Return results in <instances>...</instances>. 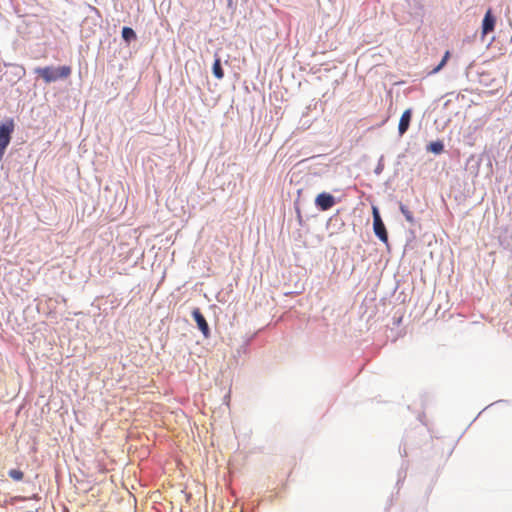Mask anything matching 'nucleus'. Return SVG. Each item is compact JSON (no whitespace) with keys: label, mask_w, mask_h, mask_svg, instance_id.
<instances>
[{"label":"nucleus","mask_w":512,"mask_h":512,"mask_svg":"<svg viewBox=\"0 0 512 512\" xmlns=\"http://www.w3.org/2000/svg\"><path fill=\"white\" fill-rule=\"evenodd\" d=\"M400 210H401L402 214L404 215L405 219L409 223H413L414 222L413 214H412V212L406 206L401 205L400 206Z\"/></svg>","instance_id":"11"},{"label":"nucleus","mask_w":512,"mask_h":512,"mask_svg":"<svg viewBox=\"0 0 512 512\" xmlns=\"http://www.w3.org/2000/svg\"><path fill=\"white\" fill-rule=\"evenodd\" d=\"M192 316H193L195 322L197 323V326H198L199 330L202 332L204 337L207 338L209 336V334H210V329H209V325H208L205 317L201 313L200 309L199 308H195L192 311Z\"/></svg>","instance_id":"4"},{"label":"nucleus","mask_w":512,"mask_h":512,"mask_svg":"<svg viewBox=\"0 0 512 512\" xmlns=\"http://www.w3.org/2000/svg\"><path fill=\"white\" fill-rule=\"evenodd\" d=\"M213 74L217 79H222L224 77V71L221 67V60L218 56L215 58L213 64Z\"/></svg>","instance_id":"8"},{"label":"nucleus","mask_w":512,"mask_h":512,"mask_svg":"<svg viewBox=\"0 0 512 512\" xmlns=\"http://www.w3.org/2000/svg\"><path fill=\"white\" fill-rule=\"evenodd\" d=\"M13 131V119H7L0 123V157L3 156L7 146L9 145Z\"/></svg>","instance_id":"2"},{"label":"nucleus","mask_w":512,"mask_h":512,"mask_svg":"<svg viewBox=\"0 0 512 512\" xmlns=\"http://www.w3.org/2000/svg\"><path fill=\"white\" fill-rule=\"evenodd\" d=\"M122 32L129 33V32H134V31H133V29H132V28H130V27H123Z\"/></svg>","instance_id":"15"},{"label":"nucleus","mask_w":512,"mask_h":512,"mask_svg":"<svg viewBox=\"0 0 512 512\" xmlns=\"http://www.w3.org/2000/svg\"><path fill=\"white\" fill-rule=\"evenodd\" d=\"M9 477L16 482L22 481L24 479V472L20 469H10L8 471Z\"/></svg>","instance_id":"10"},{"label":"nucleus","mask_w":512,"mask_h":512,"mask_svg":"<svg viewBox=\"0 0 512 512\" xmlns=\"http://www.w3.org/2000/svg\"><path fill=\"white\" fill-rule=\"evenodd\" d=\"M373 229L375 235L384 243L388 241L385 225L380 217L377 207H373Z\"/></svg>","instance_id":"3"},{"label":"nucleus","mask_w":512,"mask_h":512,"mask_svg":"<svg viewBox=\"0 0 512 512\" xmlns=\"http://www.w3.org/2000/svg\"><path fill=\"white\" fill-rule=\"evenodd\" d=\"M411 117H412L411 109L405 110L403 112V114L401 115V118L399 120V125H398V131H399L400 135H403L408 130L410 121H411Z\"/></svg>","instance_id":"6"},{"label":"nucleus","mask_w":512,"mask_h":512,"mask_svg":"<svg viewBox=\"0 0 512 512\" xmlns=\"http://www.w3.org/2000/svg\"><path fill=\"white\" fill-rule=\"evenodd\" d=\"M450 57V52L449 51H446L445 54H444V57L443 59L441 60V62L433 69L432 73H437L439 72L446 64V62L448 61Z\"/></svg>","instance_id":"12"},{"label":"nucleus","mask_w":512,"mask_h":512,"mask_svg":"<svg viewBox=\"0 0 512 512\" xmlns=\"http://www.w3.org/2000/svg\"><path fill=\"white\" fill-rule=\"evenodd\" d=\"M315 204L321 209V210H328L335 204L334 197L329 193H320L316 199Z\"/></svg>","instance_id":"5"},{"label":"nucleus","mask_w":512,"mask_h":512,"mask_svg":"<svg viewBox=\"0 0 512 512\" xmlns=\"http://www.w3.org/2000/svg\"><path fill=\"white\" fill-rule=\"evenodd\" d=\"M137 34H122V37L126 43H130L132 40L136 39Z\"/></svg>","instance_id":"13"},{"label":"nucleus","mask_w":512,"mask_h":512,"mask_svg":"<svg viewBox=\"0 0 512 512\" xmlns=\"http://www.w3.org/2000/svg\"><path fill=\"white\" fill-rule=\"evenodd\" d=\"M427 149L434 154H440L444 150V145L441 141H435L431 142Z\"/></svg>","instance_id":"9"},{"label":"nucleus","mask_w":512,"mask_h":512,"mask_svg":"<svg viewBox=\"0 0 512 512\" xmlns=\"http://www.w3.org/2000/svg\"><path fill=\"white\" fill-rule=\"evenodd\" d=\"M495 17L492 15V11L489 9L483 19L482 32H490L494 29Z\"/></svg>","instance_id":"7"},{"label":"nucleus","mask_w":512,"mask_h":512,"mask_svg":"<svg viewBox=\"0 0 512 512\" xmlns=\"http://www.w3.org/2000/svg\"><path fill=\"white\" fill-rule=\"evenodd\" d=\"M35 72L43 78L46 83L55 82L60 78H67L71 74L70 66H61L58 68L43 67L37 68Z\"/></svg>","instance_id":"1"},{"label":"nucleus","mask_w":512,"mask_h":512,"mask_svg":"<svg viewBox=\"0 0 512 512\" xmlns=\"http://www.w3.org/2000/svg\"><path fill=\"white\" fill-rule=\"evenodd\" d=\"M27 498L26 497H23V496H14L11 498L10 502L13 504L15 502H18V501H26Z\"/></svg>","instance_id":"14"}]
</instances>
